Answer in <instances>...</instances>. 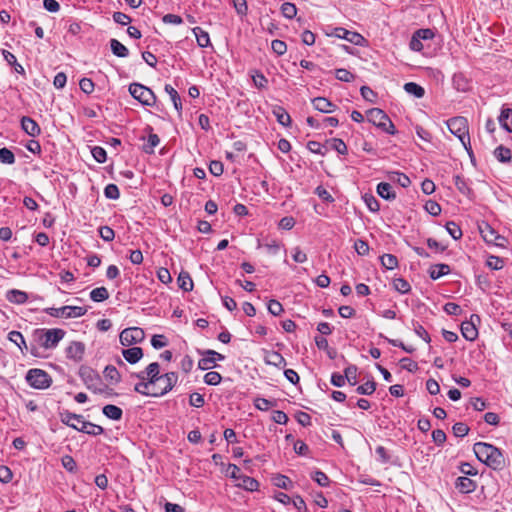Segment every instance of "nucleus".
Masks as SVG:
<instances>
[{"instance_id":"21","label":"nucleus","mask_w":512,"mask_h":512,"mask_svg":"<svg viewBox=\"0 0 512 512\" xmlns=\"http://www.w3.org/2000/svg\"><path fill=\"white\" fill-rule=\"evenodd\" d=\"M6 299L11 303L23 304L28 300V295L24 291L12 289L7 292Z\"/></svg>"},{"instance_id":"41","label":"nucleus","mask_w":512,"mask_h":512,"mask_svg":"<svg viewBox=\"0 0 512 512\" xmlns=\"http://www.w3.org/2000/svg\"><path fill=\"white\" fill-rule=\"evenodd\" d=\"M159 143H160V138L158 137V135L154 134V133H150L147 138V144L144 146V151L149 154L153 153L154 148L156 146H158Z\"/></svg>"},{"instance_id":"1","label":"nucleus","mask_w":512,"mask_h":512,"mask_svg":"<svg viewBox=\"0 0 512 512\" xmlns=\"http://www.w3.org/2000/svg\"><path fill=\"white\" fill-rule=\"evenodd\" d=\"M473 451L478 460L491 469L500 471L505 467V457L502 451L492 444L477 442L473 446Z\"/></svg>"},{"instance_id":"58","label":"nucleus","mask_w":512,"mask_h":512,"mask_svg":"<svg viewBox=\"0 0 512 512\" xmlns=\"http://www.w3.org/2000/svg\"><path fill=\"white\" fill-rule=\"evenodd\" d=\"M331 146L334 150H336L339 154L345 155L348 152L347 145L342 139L334 138L331 141Z\"/></svg>"},{"instance_id":"9","label":"nucleus","mask_w":512,"mask_h":512,"mask_svg":"<svg viewBox=\"0 0 512 512\" xmlns=\"http://www.w3.org/2000/svg\"><path fill=\"white\" fill-rule=\"evenodd\" d=\"M129 92L140 103L146 106H153L156 103V96L148 87L132 83L129 85Z\"/></svg>"},{"instance_id":"31","label":"nucleus","mask_w":512,"mask_h":512,"mask_svg":"<svg viewBox=\"0 0 512 512\" xmlns=\"http://www.w3.org/2000/svg\"><path fill=\"white\" fill-rule=\"evenodd\" d=\"M177 283L179 288L186 292L193 289V281L188 272H181L178 276Z\"/></svg>"},{"instance_id":"27","label":"nucleus","mask_w":512,"mask_h":512,"mask_svg":"<svg viewBox=\"0 0 512 512\" xmlns=\"http://www.w3.org/2000/svg\"><path fill=\"white\" fill-rule=\"evenodd\" d=\"M103 414L112 420H120L123 415V411L120 407L112 404H108L102 409Z\"/></svg>"},{"instance_id":"29","label":"nucleus","mask_w":512,"mask_h":512,"mask_svg":"<svg viewBox=\"0 0 512 512\" xmlns=\"http://www.w3.org/2000/svg\"><path fill=\"white\" fill-rule=\"evenodd\" d=\"M195 37H196V40H197V44L202 47V48H205V47H208L210 45V37H209V34L204 31L203 29H201L200 27H195L192 29Z\"/></svg>"},{"instance_id":"54","label":"nucleus","mask_w":512,"mask_h":512,"mask_svg":"<svg viewBox=\"0 0 512 512\" xmlns=\"http://www.w3.org/2000/svg\"><path fill=\"white\" fill-rule=\"evenodd\" d=\"M453 434L456 437H464L469 432V427L463 422H457L452 427Z\"/></svg>"},{"instance_id":"17","label":"nucleus","mask_w":512,"mask_h":512,"mask_svg":"<svg viewBox=\"0 0 512 512\" xmlns=\"http://www.w3.org/2000/svg\"><path fill=\"white\" fill-rule=\"evenodd\" d=\"M461 333L468 341H474L478 336V330L473 321H464L461 324Z\"/></svg>"},{"instance_id":"64","label":"nucleus","mask_w":512,"mask_h":512,"mask_svg":"<svg viewBox=\"0 0 512 512\" xmlns=\"http://www.w3.org/2000/svg\"><path fill=\"white\" fill-rule=\"evenodd\" d=\"M354 249L359 255L364 256L369 252V245L366 241L358 239L354 243Z\"/></svg>"},{"instance_id":"48","label":"nucleus","mask_w":512,"mask_h":512,"mask_svg":"<svg viewBox=\"0 0 512 512\" xmlns=\"http://www.w3.org/2000/svg\"><path fill=\"white\" fill-rule=\"evenodd\" d=\"M335 77L343 82H352L355 79V75L344 68L336 69Z\"/></svg>"},{"instance_id":"33","label":"nucleus","mask_w":512,"mask_h":512,"mask_svg":"<svg viewBox=\"0 0 512 512\" xmlns=\"http://www.w3.org/2000/svg\"><path fill=\"white\" fill-rule=\"evenodd\" d=\"M404 90L406 93L413 95L416 98H422L425 94L424 88L415 82L405 83Z\"/></svg>"},{"instance_id":"52","label":"nucleus","mask_w":512,"mask_h":512,"mask_svg":"<svg viewBox=\"0 0 512 512\" xmlns=\"http://www.w3.org/2000/svg\"><path fill=\"white\" fill-rule=\"evenodd\" d=\"M0 162L3 164H13L15 162V156L13 152L8 148H1Z\"/></svg>"},{"instance_id":"61","label":"nucleus","mask_w":512,"mask_h":512,"mask_svg":"<svg viewBox=\"0 0 512 512\" xmlns=\"http://www.w3.org/2000/svg\"><path fill=\"white\" fill-rule=\"evenodd\" d=\"M312 479L317 482L318 485L326 487L329 485L328 476L322 471H315L312 475Z\"/></svg>"},{"instance_id":"43","label":"nucleus","mask_w":512,"mask_h":512,"mask_svg":"<svg viewBox=\"0 0 512 512\" xmlns=\"http://www.w3.org/2000/svg\"><path fill=\"white\" fill-rule=\"evenodd\" d=\"M445 227H446V230L449 233V235L454 240H458L462 237V230L455 222L449 221L446 223Z\"/></svg>"},{"instance_id":"2","label":"nucleus","mask_w":512,"mask_h":512,"mask_svg":"<svg viewBox=\"0 0 512 512\" xmlns=\"http://www.w3.org/2000/svg\"><path fill=\"white\" fill-rule=\"evenodd\" d=\"M62 422L73 429L93 436L100 435L104 432L102 426L85 421L82 415L70 412H66L62 415Z\"/></svg>"},{"instance_id":"40","label":"nucleus","mask_w":512,"mask_h":512,"mask_svg":"<svg viewBox=\"0 0 512 512\" xmlns=\"http://www.w3.org/2000/svg\"><path fill=\"white\" fill-rule=\"evenodd\" d=\"M380 260L383 267H385L388 270H392L396 268L398 265V260L396 256L392 254H384L383 256H381Z\"/></svg>"},{"instance_id":"35","label":"nucleus","mask_w":512,"mask_h":512,"mask_svg":"<svg viewBox=\"0 0 512 512\" xmlns=\"http://www.w3.org/2000/svg\"><path fill=\"white\" fill-rule=\"evenodd\" d=\"M389 179L393 182L398 183L403 188H406L411 184L410 178L401 172H391L389 174Z\"/></svg>"},{"instance_id":"18","label":"nucleus","mask_w":512,"mask_h":512,"mask_svg":"<svg viewBox=\"0 0 512 512\" xmlns=\"http://www.w3.org/2000/svg\"><path fill=\"white\" fill-rule=\"evenodd\" d=\"M122 356L130 364H135L143 357V350L140 347L124 349L122 351Z\"/></svg>"},{"instance_id":"3","label":"nucleus","mask_w":512,"mask_h":512,"mask_svg":"<svg viewBox=\"0 0 512 512\" xmlns=\"http://www.w3.org/2000/svg\"><path fill=\"white\" fill-rule=\"evenodd\" d=\"M447 126L449 131L460 140L466 151L471 154L467 119L461 116L451 118L447 121Z\"/></svg>"},{"instance_id":"20","label":"nucleus","mask_w":512,"mask_h":512,"mask_svg":"<svg viewBox=\"0 0 512 512\" xmlns=\"http://www.w3.org/2000/svg\"><path fill=\"white\" fill-rule=\"evenodd\" d=\"M498 120L503 129L512 132V109L502 108Z\"/></svg>"},{"instance_id":"11","label":"nucleus","mask_w":512,"mask_h":512,"mask_svg":"<svg viewBox=\"0 0 512 512\" xmlns=\"http://www.w3.org/2000/svg\"><path fill=\"white\" fill-rule=\"evenodd\" d=\"M145 339V332L140 327H130L122 330L119 335L120 343L123 346H131L141 343Z\"/></svg>"},{"instance_id":"26","label":"nucleus","mask_w":512,"mask_h":512,"mask_svg":"<svg viewBox=\"0 0 512 512\" xmlns=\"http://www.w3.org/2000/svg\"><path fill=\"white\" fill-rule=\"evenodd\" d=\"M103 375L104 378L112 384H117L121 381V375L113 365H107L103 371Z\"/></svg>"},{"instance_id":"13","label":"nucleus","mask_w":512,"mask_h":512,"mask_svg":"<svg viewBox=\"0 0 512 512\" xmlns=\"http://www.w3.org/2000/svg\"><path fill=\"white\" fill-rule=\"evenodd\" d=\"M84 352H85V345L82 342H78V341L71 342L70 345L66 349L67 357L76 362L81 361L83 359Z\"/></svg>"},{"instance_id":"12","label":"nucleus","mask_w":512,"mask_h":512,"mask_svg":"<svg viewBox=\"0 0 512 512\" xmlns=\"http://www.w3.org/2000/svg\"><path fill=\"white\" fill-rule=\"evenodd\" d=\"M331 35L337 38L345 39L348 42L359 46H361L365 41L364 37L361 34L354 31H349L343 27L334 28Z\"/></svg>"},{"instance_id":"36","label":"nucleus","mask_w":512,"mask_h":512,"mask_svg":"<svg viewBox=\"0 0 512 512\" xmlns=\"http://www.w3.org/2000/svg\"><path fill=\"white\" fill-rule=\"evenodd\" d=\"M90 298L94 302H103L109 298V292L105 287H97L90 292Z\"/></svg>"},{"instance_id":"6","label":"nucleus","mask_w":512,"mask_h":512,"mask_svg":"<svg viewBox=\"0 0 512 512\" xmlns=\"http://www.w3.org/2000/svg\"><path fill=\"white\" fill-rule=\"evenodd\" d=\"M367 120L388 134L394 135L396 133L393 122L382 109H369L367 111Z\"/></svg>"},{"instance_id":"34","label":"nucleus","mask_w":512,"mask_h":512,"mask_svg":"<svg viewBox=\"0 0 512 512\" xmlns=\"http://www.w3.org/2000/svg\"><path fill=\"white\" fill-rule=\"evenodd\" d=\"M273 114L281 125L289 126L291 124V117L284 108L276 107Z\"/></svg>"},{"instance_id":"37","label":"nucleus","mask_w":512,"mask_h":512,"mask_svg":"<svg viewBox=\"0 0 512 512\" xmlns=\"http://www.w3.org/2000/svg\"><path fill=\"white\" fill-rule=\"evenodd\" d=\"M494 156L502 163L509 162L511 160V151L502 145L498 146L494 150Z\"/></svg>"},{"instance_id":"19","label":"nucleus","mask_w":512,"mask_h":512,"mask_svg":"<svg viewBox=\"0 0 512 512\" xmlns=\"http://www.w3.org/2000/svg\"><path fill=\"white\" fill-rule=\"evenodd\" d=\"M265 362L268 365H273L278 368L286 366L285 358L277 351H269L266 353Z\"/></svg>"},{"instance_id":"56","label":"nucleus","mask_w":512,"mask_h":512,"mask_svg":"<svg viewBox=\"0 0 512 512\" xmlns=\"http://www.w3.org/2000/svg\"><path fill=\"white\" fill-rule=\"evenodd\" d=\"M486 264L492 270H500L504 266V261L498 256H489Z\"/></svg>"},{"instance_id":"32","label":"nucleus","mask_w":512,"mask_h":512,"mask_svg":"<svg viewBox=\"0 0 512 512\" xmlns=\"http://www.w3.org/2000/svg\"><path fill=\"white\" fill-rule=\"evenodd\" d=\"M8 339L14 344H16L20 348L22 353L24 352V350L28 349L24 336L22 335L21 332L15 330L9 332Z\"/></svg>"},{"instance_id":"4","label":"nucleus","mask_w":512,"mask_h":512,"mask_svg":"<svg viewBox=\"0 0 512 512\" xmlns=\"http://www.w3.org/2000/svg\"><path fill=\"white\" fill-rule=\"evenodd\" d=\"M79 375L84 382L86 388L95 394H103L109 388L103 384L99 374L89 367L80 368Z\"/></svg>"},{"instance_id":"16","label":"nucleus","mask_w":512,"mask_h":512,"mask_svg":"<svg viewBox=\"0 0 512 512\" xmlns=\"http://www.w3.org/2000/svg\"><path fill=\"white\" fill-rule=\"evenodd\" d=\"M314 108L323 113H331L335 110L336 105L324 97H316L312 100Z\"/></svg>"},{"instance_id":"55","label":"nucleus","mask_w":512,"mask_h":512,"mask_svg":"<svg viewBox=\"0 0 512 512\" xmlns=\"http://www.w3.org/2000/svg\"><path fill=\"white\" fill-rule=\"evenodd\" d=\"M104 195L108 199L116 200L120 197L119 188L115 184H108L104 189Z\"/></svg>"},{"instance_id":"39","label":"nucleus","mask_w":512,"mask_h":512,"mask_svg":"<svg viewBox=\"0 0 512 512\" xmlns=\"http://www.w3.org/2000/svg\"><path fill=\"white\" fill-rule=\"evenodd\" d=\"M393 287L401 294H406L411 290V286L404 278H395L393 280Z\"/></svg>"},{"instance_id":"30","label":"nucleus","mask_w":512,"mask_h":512,"mask_svg":"<svg viewBox=\"0 0 512 512\" xmlns=\"http://www.w3.org/2000/svg\"><path fill=\"white\" fill-rule=\"evenodd\" d=\"M164 90L170 96L175 109L180 112L182 110V102L178 92L170 84H166Z\"/></svg>"},{"instance_id":"50","label":"nucleus","mask_w":512,"mask_h":512,"mask_svg":"<svg viewBox=\"0 0 512 512\" xmlns=\"http://www.w3.org/2000/svg\"><path fill=\"white\" fill-rule=\"evenodd\" d=\"M221 380H222V376L218 372H215V371L207 372L204 376V382L207 385H212V386L218 385L221 382Z\"/></svg>"},{"instance_id":"38","label":"nucleus","mask_w":512,"mask_h":512,"mask_svg":"<svg viewBox=\"0 0 512 512\" xmlns=\"http://www.w3.org/2000/svg\"><path fill=\"white\" fill-rule=\"evenodd\" d=\"M454 184L463 195L469 196L471 193V189L469 188L466 180L460 176L456 175L454 176Z\"/></svg>"},{"instance_id":"24","label":"nucleus","mask_w":512,"mask_h":512,"mask_svg":"<svg viewBox=\"0 0 512 512\" xmlns=\"http://www.w3.org/2000/svg\"><path fill=\"white\" fill-rule=\"evenodd\" d=\"M110 48L112 53L117 57L125 58L129 55L128 48L117 39L110 40Z\"/></svg>"},{"instance_id":"5","label":"nucleus","mask_w":512,"mask_h":512,"mask_svg":"<svg viewBox=\"0 0 512 512\" xmlns=\"http://www.w3.org/2000/svg\"><path fill=\"white\" fill-rule=\"evenodd\" d=\"M66 332L60 328L38 329L35 336L40 345L45 349H53L64 338Z\"/></svg>"},{"instance_id":"49","label":"nucleus","mask_w":512,"mask_h":512,"mask_svg":"<svg viewBox=\"0 0 512 512\" xmlns=\"http://www.w3.org/2000/svg\"><path fill=\"white\" fill-rule=\"evenodd\" d=\"M281 12L284 17L292 19L297 13V8L293 3L285 2L281 6Z\"/></svg>"},{"instance_id":"7","label":"nucleus","mask_w":512,"mask_h":512,"mask_svg":"<svg viewBox=\"0 0 512 512\" xmlns=\"http://www.w3.org/2000/svg\"><path fill=\"white\" fill-rule=\"evenodd\" d=\"M178 381V375L175 372L162 374L155 389H151V397H162L173 389Z\"/></svg>"},{"instance_id":"23","label":"nucleus","mask_w":512,"mask_h":512,"mask_svg":"<svg viewBox=\"0 0 512 512\" xmlns=\"http://www.w3.org/2000/svg\"><path fill=\"white\" fill-rule=\"evenodd\" d=\"M450 271V266L447 264H435L430 267L429 275L432 279L436 280L444 275L449 274Z\"/></svg>"},{"instance_id":"57","label":"nucleus","mask_w":512,"mask_h":512,"mask_svg":"<svg viewBox=\"0 0 512 512\" xmlns=\"http://www.w3.org/2000/svg\"><path fill=\"white\" fill-rule=\"evenodd\" d=\"M233 6L237 12V14L241 17H244L248 13V6L246 0H232Z\"/></svg>"},{"instance_id":"46","label":"nucleus","mask_w":512,"mask_h":512,"mask_svg":"<svg viewBox=\"0 0 512 512\" xmlns=\"http://www.w3.org/2000/svg\"><path fill=\"white\" fill-rule=\"evenodd\" d=\"M216 366V358L213 356H203L198 362V368L201 370H209Z\"/></svg>"},{"instance_id":"59","label":"nucleus","mask_w":512,"mask_h":512,"mask_svg":"<svg viewBox=\"0 0 512 512\" xmlns=\"http://www.w3.org/2000/svg\"><path fill=\"white\" fill-rule=\"evenodd\" d=\"M425 210L432 216H438L441 213V206L433 200H428L425 204Z\"/></svg>"},{"instance_id":"51","label":"nucleus","mask_w":512,"mask_h":512,"mask_svg":"<svg viewBox=\"0 0 512 512\" xmlns=\"http://www.w3.org/2000/svg\"><path fill=\"white\" fill-rule=\"evenodd\" d=\"M307 148L312 153L319 154V155H322V156H324L326 154V152H327L326 147L324 145H322L318 141H309L307 143Z\"/></svg>"},{"instance_id":"47","label":"nucleus","mask_w":512,"mask_h":512,"mask_svg":"<svg viewBox=\"0 0 512 512\" xmlns=\"http://www.w3.org/2000/svg\"><path fill=\"white\" fill-rule=\"evenodd\" d=\"M366 206L371 212H378L380 209V204L378 200L371 194H365L363 196Z\"/></svg>"},{"instance_id":"25","label":"nucleus","mask_w":512,"mask_h":512,"mask_svg":"<svg viewBox=\"0 0 512 512\" xmlns=\"http://www.w3.org/2000/svg\"><path fill=\"white\" fill-rule=\"evenodd\" d=\"M238 487L243 488L247 491H256L259 488V482L249 476L243 475L240 477L239 483L237 484Z\"/></svg>"},{"instance_id":"60","label":"nucleus","mask_w":512,"mask_h":512,"mask_svg":"<svg viewBox=\"0 0 512 512\" xmlns=\"http://www.w3.org/2000/svg\"><path fill=\"white\" fill-rule=\"evenodd\" d=\"M99 234L100 237L106 242L112 241L115 237L114 230L109 226H101L99 228Z\"/></svg>"},{"instance_id":"63","label":"nucleus","mask_w":512,"mask_h":512,"mask_svg":"<svg viewBox=\"0 0 512 512\" xmlns=\"http://www.w3.org/2000/svg\"><path fill=\"white\" fill-rule=\"evenodd\" d=\"M271 48L277 55H283L287 50V45L284 41L275 39L271 43Z\"/></svg>"},{"instance_id":"62","label":"nucleus","mask_w":512,"mask_h":512,"mask_svg":"<svg viewBox=\"0 0 512 512\" xmlns=\"http://www.w3.org/2000/svg\"><path fill=\"white\" fill-rule=\"evenodd\" d=\"M314 193L320 198L322 199L323 201L327 202V203H332L334 202V198L332 197V195L323 187V186H318L316 187Z\"/></svg>"},{"instance_id":"15","label":"nucleus","mask_w":512,"mask_h":512,"mask_svg":"<svg viewBox=\"0 0 512 512\" xmlns=\"http://www.w3.org/2000/svg\"><path fill=\"white\" fill-rule=\"evenodd\" d=\"M456 488L463 494L472 493L476 490L477 484L475 481L468 477H458L455 482Z\"/></svg>"},{"instance_id":"45","label":"nucleus","mask_w":512,"mask_h":512,"mask_svg":"<svg viewBox=\"0 0 512 512\" xmlns=\"http://www.w3.org/2000/svg\"><path fill=\"white\" fill-rule=\"evenodd\" d=\"M376 390V383L368 381L357 387L356 392L361 395H371Z\"/></svg>"},{"instance_id":"44","label":"nucleus","mask_w":512,"mask_h":512,"mask_svg":"<svg viewBox=\"0 0 512 512\" xmlns=\"http://www.w3.org/2000/svg\"><path fill=\"white\" fill-rule=\"evenodd\" d=\"M272 482L276 487L282 488V489H288L289 484H291V480L287 476L282 475V474L275 475L272 478Z\"/></svg>"},{"instance_id":"10","label":"nucleus","mask_w":512,"mask_h":512,"mask_svg":"<svg viewBox=\"0 0 512 512\" xmlns=\"http://www.w3.org/2000/svg\"><path fill=\"white\" fill-rule=\"evenodd\" d=\"M44 311L55 318H78L87 313V309L81 306L49 307L44 309Z\"/></svg>"},{"instance_id":"14","label":"nucleus","mask_w":512,"mask_h":512,"mask_svg":"<svg viewBox=\"0 0 512 512\" xmlns=\"http://www.w3.org/2000/svg\"><path fill=\"white\" fill-rule=\"evenodd\" d=\"M21 127L25 133L32 137H36L41 133V129L37 122L28 116H23L21 118Z\"/></svg>"},{"instance_id":"22","label":"nucleus","mask_w":512,"mask_h":512,"mask_svg":"<svg viewBox=\"0 0 512 512\" xmlns=\"http://www.w3.org/2000/svg\"><path fill=\"white\" fill-rule=\"evenodd\" d=\"M377 193L385 200H394L396 198L392 186L387 182H381L377 185Z\"/></svg>"},{"instance_id":"42","label":"nucleus","mask_w":512,"mask_h":512,"mask_svg":"<svg viewBox=\"0 0 512 512\" xmlns=\"http://www.w3.org/2000/svg\"><path fill=\"white\" fill-rule=\"evenodd\" d=\"M345 381L347 380L351 385L357 384V367L355 365H349L344 370Z\"/></svg>"},{"instance_id":"28","label":"nucleus","mask_w":512,"mask_h":512,"mask_svg":"<svg viewBox=\"0 0 512 512\" xmlns=\"http://www.w3.org/2000/svg\"><path fill=\"white\" fill-rule=\"evenodd\" d=\"M479 230L483 239L487 243H491L492 241H495L497 239L498 233L488 223H482L479 226Z\"/></svg>"},{"instance_id":"8","label":"nucleus","mask_w":512,"mask_h":512,"mask_svg":"<svg viewBox=\"0 0 512 512\" xmlns=\"http://www.w3.org/2000/svg\"><path fill=\"white\" fill-rule=\"evenodd\" d=\"M26 381L35 389H46L50 387L52 378L46 371L33 368L27 372Z\"/></svg>"},{"instance_id":"53","label":"nucleus","mask_w":512,"mask_h":512,"mask_svg":"<svg viewBox=\"0 0 512 512\" xmlns=\"http://www.w3.org/2000/svg\"><path fill=\"white\" fill-rule=\"evenodd\" d=\"M91 153L98 163H104L107 159L106 150L100 146L93 147Z\"/></svg>"}]
</instances>
